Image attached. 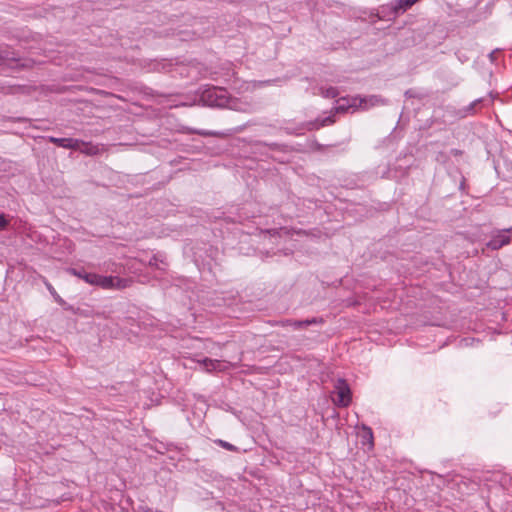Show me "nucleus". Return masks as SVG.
Masks as SVG:
<instances>
[{
	"mask_svg": "<svg viewBox=\"0 0 512 512\" xmlns=\"http://www.w3.org/2000/svg\"><path fill=\"white\" fill-rule=\"evenodd\" d=\"M193 360L201 366V369L204 372H207V373L225 372V371L229 370L230 368L234 367V365L231 362H228L225 360L210 359L207 357L200 358V359H193Z\"/></svg>",
	"mask_w": 512,
	"mask_h": 512,
	"instance_id": "39448f33",
	"label": "nucleus"
},
{
	"mask_svg": "<svg viewBox=\"0 0 512 512\" xmlns=\"http://www.w3.org/2000/svg\"><path fill=\"white\" fill-rule=\"evenodd\" d=\"M359 100H360L359 108H362V109H369L371 107L386 104V101L383 98H381L380 96H376V95H371V96H367L364 98L359 97Z\"/></svg>",
	"mask_w": 512,
	"mask_h": 512,
	"instance_id": "9b49d317",
	"label": "nucleus"
},
{
	"mask_svg": "<svg viewBox=\"0 0 512 512\" xmlns=\"http://www.w3.org/2000/svg\"><path fill=\"white\" fill-rule=\"evenodd\" d=\"M11 58L9 57V54L7 52L5 53H0V65L8 60H10Z\"/></svg>",
	"mask_w": 512,
	"mask_h": 512,
	"instance_id": "aec40b11",
	"label": "nucleus"
},
{
	"mask_svg": "<svg viewBox=\"0 0 512 512\" xmlns=\"http://www.w3.org/2000/svg\"><path fill=\"white\" fill-rule=\"evenodd\" d=\"M321 95L325 98H335L338 96L339 92L338 89L335 87H327V88H321Z\"/></svg>",
	"mask_w": 512,
	"mask_h": 512,
	"instance_id": "2eb2a0df",
	"label": "nucleus"
},
{
	"mask_svg": "<svg viewBox=\"0 0 512 512\" xmlns=\"http://www.w3.org/2000/svg\"><path fill=\"white\" fill-rule=\"evenodd\" d=\"M199 101L209 107H228L238 111H248L247 104L244 107L238 105L234 100L230 99L227 90L221 87L209 86L200 90Z\"/></svg>",
	"mask_w": 512,
	"mask_h": 512,
	"instance_id": "f257e3e1",
	"label": "nucleus"
},
{
	"mask_svg": "<svg viewBox=\"0 0 512 512\" xmlns=\"http://www.w3.org/2000/svg\"><path fill=\"white\" fill-rule=\"evenodd\" d=\"M512 239V226L505 229H497L492 231L491 238L486 246L491 250H499L500 248L510 244Z\"/></svg>",
	"mask_w": 512,
	"mask_h": 512,
	"instance_id": "7ed1b4c3",
	"label": "nucleus"
},
{
	"mask_svg": "<svg viewBox=\"0 0 512 512\" xmlns=\"http://www.w3.org/2000/svg\"><path fill=\"white\" fill-rule=\"evenodd\" d=\"M332 400L336 405L348 406L351 402V390L344 379H338L332 392Z\"/></svg>",
	"mask_w": 512,
	"mask_h": 512,
	"instance_id": "f03ea898",
	"label": "nucleus"
},
{
	"mask_svg": "<svg viewBox=\"0 0 512 512\" xmlns=\"http://www.w3.org/2000/svg\"><path fill=\"white\" fill-rule=\"evenodd\" d=\"M67 272L75 277H78L79 279H82L87 284L96 286L98 281L99 274L93 273V272H87L84 268L78 269V268H68Z\"/></svg>",
	"mask_w": 512,
	"mask_h": 512,
	"instance_id": "0eeeda50",
	"label": "nucleus"
},
{
	"mask_svg": "<svg viewBox=\"0 0 512 512\" xmlns=\"http://www.w3.org/2000/svg\"><path fill=\"white\" fill-rule=\"evenodd\" d=\"M359 97H341L336 100L333 109L336 113H344L349 109L359 108Z\"/></svg>",
	"mask_w": 512,
	"mask_h": 512,
	"instance_id": "423d86ee",
	"label": "nucleus"
},
{
	"mask_svg": "<svg viewBox=\"0 0 512 512\" xmlns=\"http://www.w3.org/2000/svg\"><path fill=\"white\" fill-rule=\"evenodd\" d=\"M75 150H79L80 152L87 154V155H95L99 152V148L96 145H93L92 143H84L79 140V148H76Z\"/></svg>",
	"mask_w": 512,
	"mask_h": 512,
	"instance_id": "ddd939ff",
	"label": "nucleus"
},
{
	"mask_svg": "<svg viewBox=\"0 0 512 512\" xmlns=\"http://www.w3.org/2000/svg\"><path fill=\"white\" fill-rule=\"evenodd\" d=\"M210 344L212 347L205 346V348L208 352H212L214 347H218L219 349H221L223 347V345H221L219 343L210 342Z\"/></svg>",
	"mask_w": 512,
	"mask_h": 512,
	"instance_id": "412c9836",
	"label": "nucleus"
},
{
	"mask_svg": "<svg viewBox=\"0 0 512 512\" xmlns=\"http://www.w3.org/2000/svg\"><path fill=\"white\" fill-rule=\"evenodd\" d=\"M215 443H217L219 446H221L222 448L228 450V451H237V447L226 442V441H223V440H216Z\"/></svg>",
	"mask_w": 512,
	"mask_h": 512,
	"instance_id": "f3484780",
	"label": "nucleus"
},
{
	"mask_svg": "<svg viewBox=\"0 0 512 512\" xmlns=\"http://www.w3.org/2000/svg\"><path fill=\"white\" fill-rule=\"evenodd\" d=\"M46 287L49 290V292L51 293V295L54 297L56 302H58L60 305L65 304V301L57 294V292L55 291V289L53 288V286L51 284L47 283Z\"/></svg>",
	"mask_w": 512,
	"mask_h": 512,
	"instance_id": "dca6fc26",
	"label": "nucleus"
},
{
	"mask_svg": "<svg viewBox=\"0 0 512 512\" xmlns=\"http://www.w3.org/2000/svg\"><path fill=\"white\" fill-rule=\"evenodd\" d=\"M323 320L321 318H311L306 320H285L281 322L282 326H291L294 329H301L303 327L322 323Z\"/></svg>",
	"mask_w": 512,
	"mask_h": 512,
	"instance_id": "9d476101",
	"label": "nucleus"
},
{
	"mask_svg": "<svg viewBox=\"0 0 512 512\" xmlns=\"http://www.w3.org/2000/svg\"><path fill=\"white\" fill-rule=\"evenodd\" d=\"M481 99H476L474 100L472 103H470L467 108L465 109V111L469 114H473L475 112V107L481 103Z\"/></svg>",
	"mask_w": 512,
	"mask_h": 512,
	"instance_id": "a211bd4d",
	"label": "nucleus"
},
{
	"mask_svg": "<svg viewBox=\"0 0 512 512\" xmlns=\"http://www.w3.org/2000/svg\"><path fill=\"white\" fill-rule=\"evenodd\" d=\"M49 141L62 148L76 149L79 148V140L74 138H57L49 137Z\"/></svg>",
	"mask_w": 512,
	"mask_h": 512,
	"instance_id": "f8f14e48",
	"label": "nucleus"
},
{
	"mask_svg": "<svg viewBox=\"0 0 512 512\" xmlns=\"http://www.w3.org/2000/svg\"><path fill=\"white\" fill-rule=\"evenodd\" d=\"M357 437L363 446H367L370 451L374 447V437L371 428L367 426L358 427Z\"/></svg>",
	"mask_w": 512,
	"mask_h": 512,
	"instance_id": "1a4fd4ad",
	"label": "nucleus"
},
{
	"mask_svg": "<svg viewBox=\"0 0 512 512\" xmlns=\"http://www.w3.org/2000/svg\"><path fill=\"white\" fill-rule=\"evenodd\" d=\"M335 122V119L333 118V116H327L321 120H316L315 122H310L308 125H309V130H313V129H319L320 127H324L326 125H330L332 123Z\"/></svg>",
	"mask_w": 512,
	"mask_h": 512,
	"instance_id": "4468645a",
	"label": "nucleus"
},
{
	"mask_svg": "<svg viewBox=\"0 0 512 512\" xmlns=\"http://www.w3.org/2000/svg\"><path fill=\"white\" fill-rule=\"evenodd\" d=\"M132 283L131 279L121 278L118 276H98L97 285L104 290H121L129 287Z\"/></svg>",
	"mask_w": 512,
	"mask_h": 512,
	"instance_id": "20e7f679",
	"label": "nucleus"
},
{
	"mask_svg": "<svg viewBox=\"0 0 512 512\" xmlns=\"http://www.w3.org/2000/svg\"><path fill=\"white\" fill-rule=\"evenodd\" d=\"M9 222L5 218V215L3 213L0 214V230L5 229L8 226Z\"/></svg>",
	"mask_w": 512,
	"mask_h": 512,
	"instance_id": "6ab92c4d",
	"label": "nucleus"
},
{
	"mask_svg": "<svg viewBox=\"0 0 512 512\" xmlns=\"http://www.w3.org/2000/svg\"><path fill=\"white\" fill-rule=\"evenodd\" d=\"M419 0H394L390 2L387 7L391 10L394 15H399L406 12Z\"/></svg>",
	"mask_w": 512,
	"mask_h": 512,
	"instance_id": "6e6552de",
	"label": "nucleus"
}]
</instances>
